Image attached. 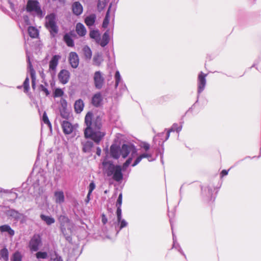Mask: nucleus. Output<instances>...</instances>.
<instances>
[{
	"label": "nucleus",
	"instance_id": "51",
	"mask_svg": "<svg viewBox=\"0 0 261 261\" xmlns=\"http://www.w3.org/2000/svg\"><path fill=\"white\" fill-rule=\"evenodd\" d=\"M61 115L63 118L68 119L69 116V114L66 112H63L61 113Z\"/></svg>",
	"mask_w": 261,
	"mask_h": 261
},
{
	"label": "nucleus",
	"instance_id": "22",
	"mask_svg": "<svg viewBox=\"0 0 261 261\" xmlns=\"http://www.w3.org/2000/svg\"><path fill=\"white\" fill-rule=\"evenodd\" d=\"M110 40V37L109 35V31H107L102 35V38L99 42V44L102 46L104 47L107 45Z\"/></svg>",
	"mask_w": 261,
	"mask_h": 261
},
{
	"label": "nucleus",
	"instance_id": "45",
	"mask_svg": "<svg viewBox=\"0 0 261 261\" xmlns=\"http://www.w3.org/2000/svg\"><path fill=\"white\" fill-rule=\"evenodd\" d=\"M116 215L117 217V221H120V218H121V207L117 206Z\"/></svg>",
	"mask_w": 261,
	"mask_h": 261
},
{
	"label": "nucleus",
	"instance_id": "5",
	"mask_svg": "<svg viewBox=\"0 0 261 261\" xmlns=\"http://www.w3.org/2000/svg\"><path fill=\"white\" fill-rule=\"evenodd\" d=\"M106 135V133L100 129H92L90 131L84 130V136L86 139H91L95 143L99 144Z\"/></svg>",
	"mask_w": 261,
	"mask_h": 261
},
{
	"label": "nucleus",
	"instance_id": "26",
	"mask_svg": "<svg viewBox=\"0 0 261 261\" xmlns=\"http://www.w3.org/2000/svg\"><path fill=\"white\" fill-rule=\"evenodd\" d=\"M129 147L126 144H123L122 146L121 149H120V152L123 158H125L128 155L129 153Z\"/></svg>",
	"mask_w": 261,
	"mask_h": 261
},
{
	"label": "nucleus",
	"instance_id": "50",
	"mask_svg": "<svg viewBox=\"0 0 261 261\" xmlns=\"http://www.w3.org/2000/svg\"><path fill=\"white\" fill-rule=\"evenodd\" d=\"M32 79V88L33 89H35V82H36V76L34 75V76H31Z\"/></svg>",
	"mask_w": 261,
	"mask_h": 261
},
{
	"label": "nucleus",
	"instance_id": "18",
	"mask_svg": "<svg viewBox=\"0 0 261 261\" xmlns=\"http://www.w3.org/2000/svg\"><path fill=\"white\" fill-rule=\"evenodd\" d=\"M110 154L112 157L117 159L120 156V149L116 145H112L110 147Z\"/></svg>",
	"mask_w": 261,
	"mask_h": 261
},
{
	"label": "nucleus",
	"instance_id": "43",
	"mask_svg": "<svg viewBox=\"0 0 261 261\" xmlns=\"http://www.w3.org/2000/svg\"><path fill=\"white\" fill-rule=\"evenodd\" d=\"M95 186L93 182H92L90 184L89 187V192L88 194V197L90 196L93 190L95 189Z\"/></svg>",
	"mask_w": 261,
	"mask_h": 261
},
{
	"label": "nucleus",
	"instance_id": "29",
	"mask_svg": "<svg viewBox=\"0 0 261 261\" xmlns=\"http://www.w3.org/2000/svg\"><path fill=\"white\" fill-rule=\"evenodd\" d=\"M84 56L86 59L90 60L92 57V51L88 46H85L83 49Z\"/></svg>",
	"mask_w": 261,
	"mask_h": 261
},
{
	"label": "nucleus",
	"instance_id": "30",
	"mask_svg": "<svg viewBox=\"0 0 261 261\" xmlns=\"http://www.w3.org/2000/svg\"><path fill=\"white\" fill-rule=\"evenodd\" d=\"M110 8L111 7H110L106 13L105 18H104V20L103 21L102 27L104 28H107L109 23Z\"/></svg>",
	"mask_w": 261,
	"mask_h": 261
},
{
	"label": "nucleus",
	"instance_id": "1",
	"mask_svg": "<svg viewBox=\"0 0 261 261\" xmlns=\"http://www.w3.org/2000/svg\"><path fill=\"white\" fill-rule=\"evenodd\" d=\"M86 127L84 130L90 131L92 129H100L102 127L101 118L100 116L94 117L91 112H88L85 117Z\"/></svg>",
	"mask_w": 261,
	"mask_h": 261
},
{
	"label": "nucleus",
	"instance_id": "37",
	"mask_svg": "<svg viewBox=\"0 0 261 261\" xmlns=\"http://www.w3.org/2000/svg\"><path fill=\"white\" fill-rule=\"evenodd\" d=\"M42 120H43L44 123L47 124L49 127L51 126V124L49 120V119H48V118L47 116L46 113L45 112H44V113L43 114Z\"/></svg>",
	"mask_w": 261,
	"mask_h": 261
},
{
	"label": "nucleus",
	"instance_id": "15",
	"mask_svg": "<svg viewBox=\"0 0 261 261\" xmlns=\"http://www.w3.org/2000/svg\"><path fill=\"white\" fill-rule=\"evenodd\" d=\"M72 11L73 13L79 16L81 15L83 11V8L82 5L79 2H75L73 3L72 5Z\"/></svg>",
	"mask_w": 261,
	"mask_h": 261
},
{
	"label": "nucleus",
	"instance_id": "56",
	"mask_svg": "<svg viewBox=\"0 0 261 261\" xmlns=\"http://www.w3.org/2000/svg\"><path fill=\"white\" fill-rule=\"evenodd\" d=\"M172 131H171V128L168 131L167 135L166 140H167L169 138V136H170V133Z\"/></svg>",
	"mask_w": 261,
	"mask_h": 261
},
{
	"label": "nucleus",
	"instance_id": "11",
	"mask_svg": "<svg viewBox=\"0 0 261 261\" xmlns=\"http://www.w3.org/2000/svg\"><path fill=\"white\" fill-rule=\"evenodd\" d=\"M61 58L59 55H55L51 59L49 62V70L51 72L52 75L56 74V68Z\"/></svg>",
	"mask_w": 261,
	"mask_h": 261
},
{
	"label": "nucleus",
	"instance_id": "4",
	"mask_svg": "<svg viewBox=\"0 0 261 261\" xmlns=\"http://www.w3.org/2000/svg\"><path fill=\"white\" fill-rule=\"evenodd\" d=\"M45 27L53 37H55L57 34L59 29L56 22V15L54 13L48 14L45 17Z\"/></svg>",
	"mask_w": 261,
	"mask_h": 261
},
{
	"label": "nucleus",
	"instance_id": "16",
	"mask_svg": "<svg viewBox=\"0 0 261 261\" xmlns=\"http://www.w3.org/2000/svg\"><path fill=\"white\" fill-rule=\"evenodd\" d=\"M61 125L64 134L69 135L73 132V127L70 122L67 121H63Z\"/></svg>",
	"mask_w": 261,
	"mask_h": 261
},
{
	"label": "nucleus",
	"instance_id": "42",
	"mask_svg": "<svg viewBox=\"0 0 261 261\" xmlns=\"http://www.w3.org/2000/svg\"><path fill=\"white\" fill-rule=\"evenodd\" d=\"M115 76V80H116L115 86H116V87H117V86H118L119 83L120 82V75L119 71H117L116 72Z\"/></svg>",
	"mask_w": 261,
	"mask_h": 261
},
{
	"label": "nucleus",
	"instance_id": "57",
	"mask_svg": "<svg viewBox=\"0 0 261 261\" xmlns=\"http://www.w3.org/2000/svg\"><path fill=\"white\" fill-rule=\"evenodd\" d=\"M89 197H90V196H89L88 197V196H87V199L86 200V203H88L89 202V200H90V198Z\"/></svg>",
	"mask_w": 261,
	"mask_h": 261
},
{
	"label": "nucleus",
	"instance_id": "7",
	"mask_svg": "<svg viewBox=\"0 0 261 261\" xmlns=\"http://www.w3.org/2000/svg\"><path fill=\"white\" fill-rule=\"evenodd\" d=\"M26 10L28 12H34L38 16H42V11L39 2L37 1L29 0L27 4Z\"/></svg>",
	"mask_w": 261,
	"mask_h": 261
},
{
	"label": "nucleus",
	"instance_id": "14",
	"mask_svg": "<svg viewBox=\"0 0 261 261\" xmlns=\"http://www.w3.org/2000/svg\"><path fill=\"white\" fill-rule=\"evenodd\" d=\"M103 100V97L100 92H97L94 94L91 99V103L95 107L101 106Z\"/></svg>",
	"mask_w": 261,
	"mask_h": 261
},
{
	"label": "nucleus",
	"instance_id": "21",
	"mask_svg": "<svg viewBox=\"0 0 261 261\" xmlns=\"http://www.w3.org/2000/svg\"><path fill=\"white\" fill-rule=\"evenodd\" d=\"M96 19V15L94 14H91L88 16H87L85 18V23L88 27L92 26L95 22Z\"/></svg>",
	"mask_w": 261,
	"mask_h": 261
},
{
	"label": "nucleus",
	"instance_id": "17",
	"mask_svg": "<svg viewBox=\"0 0 261 261\" xmlns=\"http://www.w3.org/2000/svg\"><path fill=\"white\" fill-rule=\"evenodd\" d=\"M75 31L79 36L81 37L84 36L87 33L85 26L80 22L76 24L75 27Z\"/></svg>",
	"mask_w": 261,
	"mask_h": 261
},
{
	"label": "nucleus",
	"instance_id": "53",
	"mask_svg": "<svg viewBox=\"0 0 261 261\" xmlns=\"http://www.w3.org/2000/svg\"><path fill=\"white\" fill-rule=\"evenodd\" d=\"M96 154L98 155V156H100V154H101V149L100 148V147H98L96 149Z\"/></svg>",
	"mask_w": 261,
	"mask_h": 261
},
{
	"label": "nucleus",
	"instance_id": "40",
	"mask_svg": "<svg viewBox=\"0 0 261 261\" xmlns=\"http://www.w3.org/2000/svg\"><path fill=\"white\" fill-rule=\"evenodd\" d=\"M24 92H28L29 90V79L27 77L23 82Z\"/></svg>",
	"mask_w": 261,
	"mask_h": 261
},
{
	"label": "nucleus",
	"instance_id": "35",
	"mask_svg": "<svg viewBox=\"0 0 261 261\" xmlns=\"http://www.w3.org/2000/svg\"><path fill=\"white\" fill-rule=\"evenodd\" d=\"M106 5V0H98L97 4V8L99 11H101L105 7Z\"/></svg>",
	"mask_w": 261,
	"mask_h": 261
},
{
	"label": "nucleus",
	"instance_id": "13",
	"mask_svg": "<svg viewBox=\"0 0 261 261\" xmlns=\"http://www.w3.org/2000/svg\"><path fill=\"white\" fill-rule=\"evenodd\" d=\"M69 62L71 66L73 68H76L79 64V58L77 54L75 52H71L69 55Z\"/></svg>",
	"mask_w": 261,
	"mask_h": 261
},
{
	"label": "nucleus",
	"instance_id": "2",
	"mask_svg": "<svg viewBox=\"0 0 261 261\" xmlns=\"http://www.w3.org/2000/svg\"><path fill=\"white\" fill-rule=\"evenodd\" d=\"M139 145L144 152L138 155L134 163L132 164V166L133 167L137 165L144 158H146L149 162H152L155 160V159L153 157V153L149 151L150 145L149 143L141 141Z\"/></svg>",
	"mask_w": 261,
	"mask_h": 261
},
{
	"label": "nucleus",
	"instance_id": "33",
	"mask_svg": "<svg viewBox=\"0 0 261 261\" xmlns=\"http://www.w3.org/2000/svg\"><path fill=\"white\" fill-rule=\"evenodd\" d=\"M89 36L90 38L97 40L99 38L100 34L98 31L92 30L90 32Z\"/></svg>",
	"mask_w": 261,
	"mask_h": 261
},
{
	"label": "nucleus",
	"instance_id": "32",
	"mask_svg": "<svg viewBox=\"0 0 261 261\" xmlns=\"http://www.w3.org/2000/svg\"><path fill=\"white\" fill-rule=\"evenodd\" d=\"M36 257L37 259H45L48 257L47 252L39 251L36 253Z\"/></svg>",
	"mask_w": 261,
	"mask_h": 261
},
{
	"label": "nucleus",
	"instance_id": "36",
	"mask_svg": "<svg viewBox=\"0 0 261 261\" xmlns=\"http://www.w3.org/2000/svg\"><path fill=\"white\" fill-rule=\"evenodd\" d=\"M101 61L102 60L101 59V57L99 55L95 56L94 57L93 62L94 65L99 66L101 64Z\"/></svg>",
	"mask_w": 261,
	"mask_h": 261
},
{
	"label": "nucleus",
	"instance_id": "28",
	"mask_svg": "<svg viewBox=\"0 0 261 261\" xmlns=\"http://www.w3.org/2000/svg\"><path fill=\"white\" fill-rule=\"evenodd\" d=\"M40 218L48 225L55 223V222L54 218L48 216H45L43 214H41L40 215Z\"/></svg>",
	"mask_w": 261,
	"mask_h": 261
},
{
	"label": "nucleus",
	"instance_id": "49",
	"mask_svg": "<svg viewBox=\"0 0 261 261\" xmlns=\"http://www.w3.org/2000/svg\"><path fill=\"white\" fill-rule=\"evenodd\" d=\"M40 89L42 91H43L45 93V94L46 96H47L49 94V92L48 90L43 85H40Z\"/></svg>",
	"mask_w": 261,
	"mask_h": 261
},
{
	"label": "nucleus",
	"instance_id": "44",
	"mask_svg": "<svg viewBox=\"0 0 261 261\" xmlns=\"http://www.w3.org/2000/svg\"><path fill=\"white\" fill-rule=\"evenodd\" d=\"M122 201V194H120L117 199L116 205V206L121 207Z\"/></svg>",
	"mask_w": 261,
	"mask_h": 261
},
{
	"label": "nucleus",
	"instance_id": "52",
	"mask_svg": "<svg viewBox=\"0 0 261 261\" xmlns=\"http://www.w3.org/2000/svg\"><path fill=\"white\" fill-rule=\"evenodd\" d=\"M101 221L103 224H106L108 221L107 218L105 214H102L101 216Z\"/></svg>",
	"mask_w": 261,
	"mask_h": 261
},
{
	"label": "nucleus",
	"instance_id": "3",
	"mask_svg": "<svg viewBox=\"0 0 261 261\" xmlns=\"http://www.w3.org/2000/svg\"><path fill=\"white\" fill-rule=\"evenodd\" d=\"M59 221L60 223V228L62 233L66 240H69L70 239V236L72 232L73 224L71 222L67 217L63 215L59 217Z\"/></svg>",
	"mask_w": 261,
	"mask_h": 261
},
{
	"label": "nucleus",
	"instance_id": "39",
	"mask_svg": "<svg viewBox=\"0 0 261 261\" xmlns=\"http://www.w3.org/2000/svg\"><path fill=\"white\" fill-rule=\"evenodd\" d=\"M64 92L61 89L57 88L55 90L54 95L55 97H61L63 95Z\"/></svg>",
	"mask_w": 261,
	"mask_h": 261
},
{
	"label": "nucleus",
	"instance_id": "48",
	"mask_svg": "<svg viewBox=\"0 0 261 261\" xmlns=\"http://www.w3.org/2000/svg\"><path fill=\"white\" fill-rule=\"evenodd\" d=\"M132 159L135 154H137V149L136 147L132 144Z\"/></svg>",
	"mask_w": 261,
	"mask_h": 261
},
{
	"label": "nucleus",
	"instance_id": "38",
	"mask_svg": "<svg viewBox=\"0 0 261 261\" xmlns=\"http://www.w3.org/2000/svg\"><path fill=\"white\" fill-rule=\"evenodd\" d=\"M28 63H29V68L30 69V72L31 76H34L36 74V72L33 68V65L31 62L30 59L29 58L28 59Z\"/></svg>",
	"mask_w": 261,
	"mask_h": 261
},
{
	"label": "nucleus",
	"instance_id": "12",
	"mask_svg": "<svg viewBox=\"0 0 261 261\" xmlns=\"http://www.w3.org/2000/svg\"><path fill=\"white\" fill-rule=\"evenodd\" d=\"M70 73L65 69L61 70L58 74V79L61 83L66 84L69 80Z\"/></svg>",
	"mask_w": 261,
	"mask_h": 261
},
{
	"label": "nucleus",
	"instance_id": "31",
	"mask_svg": "<svg viewBox=\"0 0 261 261\" xmlns=\"http://www.w3.org/2000/svg\"><path fill=\"white\" fill-rule=\"evenodd\" d=\"M0 255L5 261H8L9 259V252L6 248H4L1 250Z\"/></svg>",
	"mask_w": 261,
	"mask_h": 261
},
{
	"label": "nucleus",
	"instance_id": "55",
	"mask_svg": "<svg viewBox=\"0 0 261 261\" xmlns=\"http://www.w3.org/2000/svg\"><path fill=\"white\" fill-rule=\"evenodd\" d=\"M227 174H228V171H227L226 170H223L221 172V174L222 176L226 175H227Z\"/></svg>",
	"mask_w": 261,
	"mask_h": 261
},
{
	"label": "nucleus",
	"instance_id": "27",
	"mask_svg": "<svg viewBox=\"0 0 261 261\" xmlns=\"http://www.w3.org/2000/svg\"><path fill=\"white\" fill-rule=\"evenodd\" d=\"M28 33L30 36L33 38H37L39 34L37 29L32 26L28 28Z\"/></svg>",
	"mask_w": 261,
	"mask_h": 261
},
{
	"label": "nucleus",
	"instance_id": "6",
	"mask_svg": "<svg viewBox=\"0 0 261 261\" xmlns=\"http://www.w3.org/2000/svg\"><path fill=\"white\" fill-rule=\"evenodd\" d=\"M107 174L108 176L113 175V179L116 181H120L123 178L122 167L119 165L115 166L110 164Z\"/></svg>",
	"mask_w": 261,
	"mask_h": 261
},
{
	"label": "nucleus",
	"instance_id": "46",
	"mask_svg": "<svg viewBox=\"0 0 261 261\" xmlns=\"http://www.w3.org/2000/svg\"><path fill=\"white\" fill-rule=\"evenodd\" d=\"M118 223H120V228L122 229V228L125 227L127 225V223L125 222L124 220H122L121 218H120V221H117Z\"/></svg>",
	"mask_w": 261,
	"mask_h": 261
},
{
	"label": "nucleus",
	"instance_id": "23",
	"mask_svg": "<svg viewBox=\"0 0 261 261\" xmlns=\"http://www.w3.org/2000/svg\"><path fill=\"white\" fill-rule=\"evenodd\" d=\"M83 151L84 152H90L93 147V143L90 141H87L85 142H82Z\"/></svg>",
	"mask_w": 261,
	"mask_h": 261
},
{
	"label": "nucleus",
	"instance_id": "8",
	"mask_svg": "<svg viewBox=\"0 0 261 261\" xmlns=\"http://www.w3.org/2000/svg\"><path fill=\"white\" fill-rule=\"evenodd\" d=\"M41 244V236L39 234H35L29 242V247L31 251L36 252L39 250Z\"/></svg>",
	"mask_w": 261,
	"mask_h": 261
},
{
	"label": "nucleus",
	"instance_id": "34",
	"mask_svg": "<svg viewBox=\"0 0 261 261\" xmlns=\"http://www.w3.org/2000/svg\"><path fill=\"white\" fill-rule=\"evenodd\" d=\"M21 255L19 252H15L12 256L11 261H21Z\"/></svg>",
	"mask_w": 261,
	"mask_h": 261
},
{
	"label": "nucleus",
	"instance_id": "25",
	"mask_svg": "<svg viewBox=\"0 0 261 261\" xmlns=\"http://www.w3.org/2000/svg\"><path fill=\"white\" fill-rule=\"evenodd\" d=\"M0 231L2 232H7L10 236L14 235V231L8 225H3L0 226Z\"/></svg>",
	"mask_w": 261,
	"mask_h": 261
},
{
	"label": "nucleus",
	"instance_id": "47",
	"mask_svg": "<svg viewBox=\"0 0 261 261\" xmlns=\"http://www.w3.org/2000/svg\"><path fill=\"white\" fill-rule=\"evenodd\" d=\"M130 163V158H129L126 160V161L123 164L122 170L125 169L129 166Z\"/></svg>",
	"mask_w": 261,
	"mask_h": 261
},
{
	"label": "nucleus",
	"instance_id": "41",
	"mask_svg": "<svg viewBox=\"0 0 261 261\" xmlns=\"http://www.w3.org/2000/svg\"><path fill=\"white\" fill-rule=\"evenodd\" d=\"M181 130V126H178L177 124L174 123L171 128V131H176L177 133Z\"/></svg>",
	"mask_w": 261,
	"mask_h": 261
},
{
	"label": "nucleus",
	"instance_id": "19",
	"mask_svg": "<svg viewBox=\"0 0 261 261\" xmlns=\"http://www.w3.org/2000/svg\"><path fill=\"white\" fill-rule=\"evenodd\" d=\"M84 103L81 99L75 101L74 105L75 112L76 113H80L83 110Z\"/></svg>",
	"mask_w": 261,
	"mask_h": 261
},
{
	"label": "nucleus",
	"instance_id": "20",
	"mask_svg": "<svg viewBox=\"0 0 261 261\" xmlns=\"http://www.w3.org/2000/svg\"><path fill=\"white\" fill-rule=\"evenodd\" d=\"M56 202L57 203H62L64 202V195L63 191H56L54 194Z\"/></svg>",
	"mask_w": 261,
	"mask_h": 261
},
{
	"label": "nucleus",
	"instance_id": "24",
	"mask_svg": "<svg viewBox=\"0 0 261 261\" xmlns=\"http://www.w3.org/2000/svg\"><path fill=\"white\" fill-rule=\"evenodd\" d=\"M63 40L66 43V45L69 47H73L74 45V41L71 38L69 34H66L63 37Z\"/></svg>",
	"mask_w": 261,
	"mask_h": 261
},
{
	"label": "nucleus",
	"instance_id": "9",
	"mask_svg": "<svg viewBox=\"0 0 261 261\" xmlns=\"http://www.w3.org/2000/svg\"><path fill=\"white\" fill-rule=\"evenodd\" d=\"M93 81L95 87L97 89H101L105 83L103 74L100 71H95L93 75Z\"/></svg>",
	"mask_w": 261,
	"mask_h": 261
},
{
	"label": "nucleus",
	"instance_id": "10",
	"mask_svg": "<svg viewBox=\"0 0 261 261\" xmlns=\"http://www.w3.org/2000/svg\"><path fill=\"white\" fill-rule=\"evenodd\" d=\"M207 74L200 72L198 76V93L200 94L204 89L206 85V76Z\"/></svg>",
	"mask_w": 261,
	"mask_h": 261
},
{
	"label": "nucleus",
	"instance_id": "54",
	"mask_svg": "<svg viewBox=\"0 0 261 261\" xmlns=\"http://www.w3.org/2000/svg\"><path fill=\"white\" fill-rule=\"evenodd\" d=\"M54 2H57L60 4H64L65 3V0H53Z\"/></svg>",
	"mask_w": 261,
	"mask_h": 261
}]
</instances>
